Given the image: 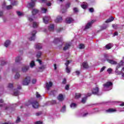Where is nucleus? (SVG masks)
I'll use <instances>...</instances> for the list:
<instances>
[{
    "mask_svg": "<svg viewBox=\"0 0 124 124\" xmlns=\"http://www.w3.org/2000/svg\"><path fill=\"white\" fill-rule=\"evenodd\" d=\"M38 12H39V10H37V9H32L31 11L32 15L28 16V21L30 22H32L34 18H35L34 16L35 15H37Z\"/></svg>",
    "mask_w": 124,
    "mask_h": 124,
    "instance_id": "f257e3e1",
    "label": "nucleus"
},
{
    "mask_svg": "<svg viewBox=\"0 0 124 124\" xmlns=\"http://www.w3.org/2000/svg\"><path fill=\"white\" fill-rule=\"evenodd\" d=\"M113 86V83L111 82H108L106 83H105L103 85L104 91H110L112 90V87Z\"/></svg>",
    "mask_w": 124,
    "mask_h": 124,
    "instance_id": "f03ea898",
    "label": "nucleus"
},
{
    "mask_svg": "<svg viewBox=\"0 0 124 124\" xmlns=\"http://www.w3.org/2000/svg\"><path fill=\"white\" fill-rule=\"evenodd\" d=\"M104 58L105 59H106L108 62L109 63H110V64H117V62L113 60L110 59L109 58V55H108V54H105L104 55Z\"/></svg>",
    "mask_w": 124,
    "mask_h": 124,
    "instance_id": "7ed1b4c3",
    "label": "nucleus"
},
{
    "mask_svg": "<svg viewBox=\"0 0 124 124\" xmlns=\"http://www.w3.org/2000/svg\"><path fill=\"white\" fill-rule=\"evenodd\" d=\"M30 82H31V77H27L25 79L22 81V84L23 86H28V85L30 84Z\"/></svg>",
    "mask_w": 124,
    "mask_h": 124,
    "instance_id": "20e7f679",
    "label": "nucleus"
},
{
    "mask_svg": "<svg viewBox=\"0 0 124 124\" xmlns=\"http://www.w3.org/2000/svg\"><path fill=\"white\" fill-rule=\"evenodd\" d=\"M36 34V31L34 30L32 31L30 34V37L29 38V40H34L35 39V34Z\"/></svg>",
    "mask_w": 124,
    "mask_h": 124,
    "instance_id": "39448f33",
    "label": "nucleus"
},
{
    "mask_svg": "<svg viewBox=\"0 0 124 124\" xmlns=\"http://www.w3.org/2000/svg\"><path fill=\"white\" fill-rule=\"evenodd\" d=\"M119 68H120L119 66H117L116 69H115V74H116V75H121V74H122V77H123V80H124V73H123L122 71H120L119 70H118L119 69Z\"/></svg>",
    "mask_w": 124,
    "mask_h": 124,
    "instance_id": "423d86ee",
    "label": "nucleus"
},
{
    "mask_svg": "<svg viewBox=\"0 0 124 124\" xmlns=\"http://www.w3.org/2000/svg\"><path fill=\"white\" fill-rule=\"evenodd\" d=\"M36 2V0H31V2L29 3L27 5V7H28V8H31V7H33V6L35 5Z\"/></svg>",
    "mask_w": 124,
    "mask_h": 124,
    "instance_id": "0eeeda50",
    "label": "nucleus"
},
{
    "mask_svg": "<svg viewBox=\"0 0 124 124\" xmlns=\"http://www.w3.org/2000/svg\"><path fill=\"white\" fill-rule=\"evenodd\" d=\"M92 93L93 94H96L97 95H99V89L98 87H95L93 88L92 90Z\"/></svg>",
    "mask_w": 124,
    "mask_h": 124,
    "instance_id": "6e6552de",
    "label": "nucleus"
},
{
    "mask_svg": "<svg viewBox=\"0 0 124 124\" xmlns=\"http://www.w3.org/2000/svg\"><path fill=\"white\" fill-rule=\"evenodd\" d=\"M62 37H60L59 38H55L53 42L54 44H57V43H59V42H62Z\"/></svg>",
    "mask_w": 124,
    "mask_h": 124,
    "instance_id": "1a4fd4ad",
    "label": "nucleus"
},
{
    "mask_svg": "<svg viewBox=\"0 0 124 124\" xmlns=\"http://www.w3.org/2000/svg\"><path fill=\"white\" fill-rule=\"evenodd\" d=\"M51 19V17L49 16H47L43 18V22L45 24H48V22Z\"/></svg>",
    "mask_w": 124,
    "mask_h": 124,
    "instance_id": "9d476101",
    "label": "nucleus"
},
{
    "mask_svg": "<svg viewBox=\"0 0 124 124\" xmlns=\"http://www.w3.org/2000/svg\"><path fill=\"white\" fill-rule=\"evenodd\" d=\"M93 23V21H91L89 22L85 27V30H88V29H90V28H92V26Z\"/></svg>",
    "mask_w": 124,
    "mask_h": 124,
    "instance_id": "9b49d317",
    "label": "nucleus"
},
{
    "mask_svg": "<svg viewBox=\"0 0 124 124\" xmlns=\"http://www.w3.org/2000/svg\"><path fill=\"white\" fill-rule=\"evenodd\" d=\"M3 103V100L0 99V107H2V108H4L5 110H7V108H8V107H7V105L6 104H2L0 103Z\"/></svg>",
    "mask_w": 124,
    "mask_h": 124,
    "instance_id": "f8f14e48",
    "label": "nucleus"
},
{
    "mask_svg": "<svg viewBox=\"0 0 124 124\" xmlns=\"http://www.w3.org/2000/svg\"><path fill=\"white\" fill-rule=\"evenodd\" d=\"M62 21V17L61 16H58L55 20V23H61Z\"/></svg>",
    "mask_w": 124,
    "mask_h": 124,
    "instance_id": "ddd939ff",
    "label": "nucleus"
},
{
    "mask_svg": "<svg viewBox=\"0 0 124 124\" xmlns=\"http://www.w3.org/2000/svg\"><path fill=\"white\" fill-rule=\"evenodd\" d=\"M32 106L33 108H34L35 109H36L38 108L39 105L38 104V102L36 101H34L31 103Z\"/></svg>",
    "mask_w": 124,
    "mask_h": 124,
    "instance_id": "4468645a",
    "label": "nucleus"
},
{
    "mask_svg": "<svg viewBox=\"0 0 124 124\" xmlns=\"http://www.w3.org/2000/svg\"><path fill=\"white\" fill-rule=\"evenodd\" d=\"M81 68L87 69L89 68V64H88V62H83L81 65Z\"/></svg>",
    "mask_w": 124,
    "mask_h": 124,
    "instance_id": "2eb2a0df",
    "label": "nucleus"
},
{
    "mask_svg": "<svg viewBox=\"0 0 124 124\" xmlns=\"http://www.w3.org/2000/svg\"><path fill=\"white\" fill-rule=\"evenodd\" d=\"M46 90H48L50 89V88H51L52 86H53V83L51 81L46 82Z\"/></svg>",
    "mask_w": 124,
    "mask_h": 124,
    "instance_id": "dca6fc26",
    "label": "nucleus"
},
{
    "mask_svg": "<svg viewBox=\"0 0 124 124\" xmlns=\"http://www.w3.org/2000/svg\"><path fill=\"white\" fill-rule=\"evenodd\" d=\"M118 105H119V106H122V108H121L119 111L120 112H124V102H120L118 103Z\"/></svg>",
    "mask_w": 124,
    "mask_h": 124,
    "instance_id": "f3484780",
    "label": "nucleus"
},
{
    "mask_svg": "<svg viewBox=\"0 0 124 124\" xmlns=\"http://www.w3.org/2000/svg\"><path fill=\"white\" fill-rule=\"evenodd\" d=\"M71 46V43H66L65 46L63 47V50H64V51H66V50H68V49H69Z\"/></svg>",
    "mask_w": 124,
    "mask_h": 124,
    "instance_id": "a211bd4d",
    "label": "nucleus"
},
{
    "mask_svg": "<svg viewBox=\"0 0 124 124\" xmlns=\"http://www.w3.org/2000/svg\"><path fill=\"white\" fill-rule=\"evenodd\" d=\"M57 99L59 101H63L64 99V97L63 96V95H62V94H60L57 97Z\"/></svg>",
    "mask_w": 124,
    "mask_h": 124,
    "instance_id": "6ab92c4d",
    "label": "nucleus"
},
{
    "mask_svg": "<svg viewBox=\"0 0 124 124\" xmlns=\"http://www.w3.org/2000/svg\"><path fill=\"white\" fill-rule=\"evenodd\" d=\"M73 21H74V19L71 17H67L66 19V23H67V24H70L71 23H73Z\"/></svg>",
    "mask_w": 124,
    "mask_h": 124,
    "instance_id": "aec40b11",
    "label": "nucleus"
},
{
    "mask_svg": "<svg viewBox=\"0 0 124 124\" xmlns=\"http://www.w3.org/2000/svg\"><path fill=\"white\" fill-rule=\"evenodd\" d=\"M29 69H30V66H24L22 68V71L23 72H27V71H28L29 70Z\"/></svg>",
    "mask_w": 124,
    "mask_h": 124,
    "instance_id": "412c9836",
    "label": "nucleus"
},
{
    "mask_svg": "<svg viewBox=\"0 0 124 124\" xmlns=\"http://www.w3.org/2000/svg\"><path fill=\"white\" fill-rule=\"evenodd\" d=\"M108 113H115L117 112V109L116 108H109L106 110Z\"/></svg>",
    "mask_w": 124,
    "mask_h": 124,
    "instance_id": "4be33fe9",
    "label": "nucleus"
},
{
    "mask_svg": "<svg viewBox=\"0 0 124 124\" xmlns=\"http://www.w3.org/2000/svg\"><path fill=\"white\" fill-rule=\"evenodd\" d=\"M23 59L21 56H17L15 58V62H20Z\"/></svg>",
    "mask_w": 124,
    "mask_h": 124,
    "instance_id": "5701e85b",
    "label": "nucleus"
},
{
    "mask_svg": "<svg viewBox=\"0 0 124 124\" xmlns=\"http://www.w3.org/2000/svg\"><path fill=\"white\" fill-rule=\"evenodd\" d=\"M11 44V41L10 40H7L5 42L4 45L5 47H7L8 46H9Z\"/></svg>",
    "mask_w": 124,
    "mask_h": 124,
    "instance_id": "b1692460",
    "label": "nucleus"
},
{
    "mask_svg": "<svg viewBox=\"0 0 124 124\" xmlns=\"http://www.w3.org/2000/svg\"><path fill=\"white\" fill-rule=\"evenodd\" d=\"M45 68H46V65H44L39 67L38 71H39L40 72H42V71H44Z\"/></svg>",
    "mask_w": 124,
    "mask_h": 124,
    "instance_id": "393cba45",
    "label": "nucleus"
},
{
    "mask_svg": "<svg viewBox=\"0 0 124 124\" xmlns=\"http://www.w3.org/2000/svg\"><path fill=\"white\" fill-rule=\"evenodd\" d=\"M39 25V23L37 22H33L32 24V27L34 29H36V28L38 27V26Z\"/></svg>",
    "mask_w": 124,
    "mask_h": 124,
    "instance_id": "a878e982",
    "label": "nucleus"
},
{
    "mask_svg": "<svg viewBox=\"0 0 124 124\" xmlns=\"http://www.w3.org/2000/svg\"><path fill=\"white\" fill-rule=\"evenodd\" d=\"M9 91H12L13 90V84L9 83L7 86Z\"/></svg>",
    "mask_w": 124,
    "mask_h": 124,
    "instance_id": "bb28decb",
    "label": "nucleus"
},
{
    "mask_svg": "<svg viewBox=\"0 0 124 124\" xmlns=\"http://www.w3.org/2000/svg\"><path fill=\"white\" fill-rule=\"evenodd\" d=\"M81 6L82 8H83V9H86L88 7V3H87L86 2H83L81 4Z\"/></svg>",
    "mask_w": 124,
    "mask_h": 124,
    "instance_id": "cd10ccee",
    "label": "nucleus"
},
{
    "mask_svg": "<svg viewBox=\"0 0 124 124\" xmlns=\"http://www.w3.org/2000/svg\"><path fill=\"white\" fill-rule=\"evenodd\" d=\"M113 47V45L112 44H108L106 46V48L108 50L111 49Z\"/></svg>",
    "mask_w": 124,
    "mask_h": 124,
    "instance_id": "c85d7f7f",
    "label": "nucleus"
},
{
    "mask_svg": "<svg viewBox=\"0 0 124 124\" xmlns=\"http://www.w3.org/2000/svg\"><path fill=\"white\" fill-rule=\"evenodd\" d=\"M112 21H114V17H113V16H111L106 21V23H110Z\"/></svg>",
    "mask_w": 124,
    "mask_h": 124,
    "instance_id": "c756f323",
    "label": "nucleus"
},
{
    "mask_svg": "<svg viewBox=\"0 0 124 124\" xmlns=\"http://www.w3.org/2000/svg\"><path fill=\"white\" fill-rule=\"evenodd\" d=\"M124 60H121L120 62L118 63L117 66H119V68L121 66H124Z\"/></svg>",
    "mask_w": 124,
    "mask_h": 124,
    "instance_id": "7c9ffc66",
    "label": "nucleus"
},
{
    "mask_svg": "<svg viewBox=\"0 0 124 124\" xmlns=\"http://www.w3.org/2000/svg\"><path fill=\"white\" fill-rule=\"evenodd\" d=\"M76 107H77V105L75 103H72L70 105V108H71V109H75Z\"/></svg>",
    "mask_w": 124,
    "mask_h": 124,
    "instance_id": "2f4dec72",
    "label": "nucleus"
},
{
    "mask_svg": "<svg viewBox=\"0 0 124 124\" xmlns=\"http://www.w3.org/2000/svg\"><path fill=\"white\" fill-rule=\"evenodd\" d=\"M41 12L42 13H47V12L48 11L47 10V9L44 8V7H42L41 8Z\"/></svg>",
    "mask_w": 124,
    "mask_h": 124,
    "instance_id": "473e14b6",
    "label": "nucleus"
},
{
    "mask_svg": "<svg viewBox=\"0 0 124 124\" xmlns=\"http://www.w3.org/2000/svg\"><path fill=\"white\" fill-rule=\"evenodd\" d=\"M36 49H42V45L41 44H37L35 46Z\"/></svg>",
    "mask_w": 124,
    "mask_h": 124,
    "instance_id": "72a5a7b5",
    "label": "nucleus"
},
{
    "mask_svg": "<svg viewBox=\"0 0 124 124\" xmlns=\"http://www.w3.org/2000/svg\"><path fill=\"white\" fill-rule=\"evenodd\" d=\"M80 97H81V94L80 93H76L75 94V98L78 99V98H80Z\"/></svg>",
    "mask_w": 124,
    "mask_h": 124,
    "instance_id": "f704fd0d",
    "label": "nucleus"
},
{
    "mask_svg": "<svg viewBox=\"0 0 124 124\" xmlns=\"http://www.w3.org/2000/svg\"><path fill=\"white\" fill-rule=\"evenodd\" d=\"M54 3V1L53 0H51L50 1H49L47 3H46V5L47 6H51L52 4Z\"/></svg>",
    "mask_w": 124,
    "mask_h": 124,
    "instance_id": "c9c22d12",
    "label": "nucleus"
},
{
    "mask_svg": "<svg viewBox=\"0 0 124 124\" xmlns=\"http://www.w3.org/2000/svg\"><path fill=\"white\" fill-rule=\"evenodd\" d=\"M49 31H54V24H50L48 26Z\"/></svg>",
    "mask_w": 124,
    "mask_h": 124,
    "instance_id": "e433bc0d",
    "label": "nucleus"
},
{
    "mask_svg": "<svg viewBox=\"0 0 124 124\" xmlns=\"http://www.w3.org/2000/svg\"><path fill=\"white\" fill-rule=\"evenodd\" d=\"M87 102V97H85L82 98L81 99V103H83V104L86 103V102Z\"/></svg>",
    "mask_w": 124,
    "mask_h": 124,
    "instance_id": "4c0bfd02",
    "label": "nucleus"
},
{
    "mask_svg": "<svg viewBox=\"0 0 124 124\" xmlns=\"http://www.w3.org/2000/svg\"><path fill=\"white\" fill-rule=\"evenodd\" d=\"M108 27V24H104L102 27H101V30H105L106 29H107V27Z\"/></svg>",
    "mask_w": 124,
    "mask_h": 124,
    "instance_id": "58836bf2",
    "label": "nucleus"
},
{
    "mask_svg": "<svg viewBox=\"0 0 124 124\" xmlns=\"http://www.w3.org/2000/svg\"><path fill=\"white\" fill-rule=\"evenodd\" d=\"M20 76L19 74L17 73L15 76V79H19L20 78Z\"/></svg>",
    "mask_w": 124,
    "mask_h": 124,
    "instance_id": "ea45409f",
    "label": "nucleus"
},
{
    "mask_svg": "<svg viewBox=\"0 0 124 124\" xmlns=\"http://www.w3.org/2000/svg\"><path fill=\"white\" fill-rule=\"evenodd\" d=\"M12 5H16L18 4V2L15 0H13L11 2Z\"/></svg>",
    "mask_w": 124,
    "mask_h": 124,
    "instance_id": "a19ab883",
    "label": "nucleus"
},
{
    "mask_svg": "<svg viewBox=\"0 0 124 124\" xmlns=\"http://www.w3.org/2000/svg\"><path fill=\"white\" fill-rule=\"evenodd\" d=\"M33 66H35V64L34 63V61H32L30 63V67H31V68H32V67H33Z\"/></svg>",
    "mask_w": 124,
    "mask_h": 124,
    "instance_id": "79ce46f5",
    "label": "nucleus"
},
{
    "mask_svg": "<svg viewBox=\"0 0 124 124\" xmlns=\"http://www.w3.org/2000/svg\"><path fill=\"white\" fill-rule=\"evenodd\" d=\"M78 47H79V49H84L85 48V45H84V44H80L79 45Z\"/></svg>",
    "mask_w": 124,
    "mask_h": 124,
    "instance_id": "37998d69",
    "label": "nucleus"
},
{
    "mask_svg": "<svg viewBox=\"0 0 124 124\" xmlns=\"http://www.w3.org/2000/svg\"><path fill=\"white\" fill-rule=\"evenodd\" d=\"M16 13L18 16H19V17H21V16H23L24 15V14H23V13H21L19 11L17 12Z\"/></svg>",
    "mask_w": 124,
    "mask_h": 124,
    "instance_id": "c03bdc74",
    "label": "nucleus"
},
{
    "mask_svg": "<svg viewBox=\"0 0 124 124\" xmlns=\"http://www.w3.org/2000/svg\"><path fill=\"white\" fill-rule=\"evenodd\" d=\"M70 68H68V66L66 67V72H67V73H70Z\"/></svg>",
    "mask_w": 124,
    "mask_h": 124,
    "instance_id": "a18cd8bd",
    "label": "nucleus"
},
{
    "mask_svg": "<svg viewBox=\"0 0 124 124\" xmlns=\"http://www.w3.org/2000/svg\"><path fill=\"white\" fill-rule=\"evenodd\" d=\"M42 54V52H41V51L38 52V53L37 54V58H40Z\"/></svg>",
    "mask_w": 124,
    "mask_h": 124,
    "instance_id": "49530a36",
    "label": "nucleus"
},
{
    "mask_svg": "<svg viewBox=\"0 0 124 124\" xmlns=\"http://www.w3.org/2000/svg\"><path fill=\"white\" fill-rule=\"evenodd\" d=\"M112 70L111 68H109L107 70V72H108V74H111L112 73Z\"/></svg>",
    "mask_w": 124,
    "mask_h": 124,
    "instance_id": "de8ad7c7",
    "label": "nucleus"
},
{
    "mask_svg": "<svg viewBox=\"0 0 124 124\" xmlns=\"http://www.w3.org/2000/svg\"><path fill=\"white\" fill-rule=\"evenodd\" d=\"M65 108H66L65 106H63L61 109L62 112H65Z\"/></svg>",
    "mask_w": 124,
    "mask_h": 124,
    "instance_id": "09e8293b",
    "label": "nucleus"
},
{
    "mask_svg": "<svg viewBox=\"0 0 124 124\" xmlns=\"http://www.w3.org/2000/svg\"><path fill=\"white\" fill-rule=\"evenodd\" d=\"M14 95H15L16 96H17V95H19V91H17L15 92L14 93Z\"/></svg>",
    "mask_w": 124,
    "mask_h": 124,
    "instance_id": "8fccbe9b",
    "label": "nucleus"
},
{
    "mask_svg": "<svg viewBox=\"0 0 124 124\" xmlns=\"http://www.w3.org/2000/svg\"><path fill=\"white\" fill-rule=\"evenodd\" d=\"M73 11H74V12H75V13H77V12H78V8H74Z\"/></svg>",
    "mask_w": 124,
    "mask_h": 124,
    "instance_id": "3c124183",
    "label": "nucleus"
},
{
    "mask_svg": "<svg viewBox=\"0 0 124 124\" xmlns=\"http://www.w3.org/2000/svg\"><path fill=\"white\" fill-rule=\"evenodd\" d=\"M36 95L37 98H39L40 97H41V95H40V94H39L38 92L36 93Z\"/></svg>",
    "mask_w": 124,
    "mask_h": 124,
    "instance_id": "603ef678",
    "label": "nucleus"
},
{
    "mask_svg": "<svg viewBox=\"0 0 124 124\" xmlns=\"http://www.w3.org/2000/svg\"><path fill=\"white\" fill-rule=\"evenodd\" d=\"M112 28H113V29H118V25L113 24L112 25Z\"/></svg>",
    "mask_w": 124,
    "mask_h": 124,
    "instance_id": "864d4df0",
    "label": "nucleus"
},
{
    "mask_svg": "<svg viewBox=\"0 0 124 124\" xmlns=\"http://www.w3.org/2000/svg\"><path fill=\"white\" fill-rule=\"evenodd\" d=\"M6 8H7V9H8V10L12 9V5H8V6H6Z\"/></svg>",
    "mask_w": 124,
    "mask_h": 124,
    "instance_id": "5fc2aeb1",
    "label": "nucleus"
},
{
    "mask_svg": "<svg viewBox=\"0 0 124 124\" xmlns=\"http://www.w3.org/2000/svg\"><path fill=\"white\" fill-rule=\"evenodd\" d=\"M105 68H106V67H105V66L103 67L100 69V72H103V71H104V70L105 69Z\"/></svg>",
    "mask_w": 124,
    "mask_h": 124,
    "instance_id": "6e6d98bb",
    "label": "nucleus"
},
{
    "mask_svg": "<svg viewBox=\"0 0 124 124\" xmlns=\"http://www.w3.org/2000/svg\"><path fill=\"white\" fill-rule=\"evenodd\" d=\"M70 6V3L68 2L66 4V8L67 9Z\"/></svg>",
    "mask_w": 124,
    "mask_h": 124,
    "instance_id": "4d7b16f0",
    "label": "nucleus"
},
{
    "mask_svg": "<svg viewBox=\"0 0 124 124\" xmlns=\"http://www.w3.org/2000/svg\"><path fill=\"white\" fill-rule=\"evenodd\" d=\"M20 122H21V119H20V118L17 117L16 120V123H20Z\"/></svg>",
    "mask_w": 124,
    "mask_h": 124,
    "instance_id": "13d9d810",
    "label": "nucleus"
},
{
    "mask_svg": "<svg viewBox=\"0 0 124 124\" xmlns=\"http://www.w3.org/2000/svg\"><path fill=\"white\" fill-rule=\"evenodd\" d=\"M65 89L67 91L69 89V85H66L65 87Z\"/></svg>",
    "mask_w": 124,
    "mask_h": 124,
    "instance_id": "bf43d9fd",
    "label": "nucleus"
},
{
    "mask_svg": "<svg viewBox=\"0 0 124 124\" xmlns=\"http://www.w3.org/2000/svg\"><path fill=\"white\" fill-rule=\"evenodd\" d=\"M62 84H66V79L63 78Z\"/></svg>",
    "mask_w": 124,
    "mask_h": 124,
    "instance_id": "052dcab7",
    "label": "nucleus"
},
{
    "mask_svg": "<svg viewBox=\"0 0 124 124\" xmlns=\"http://www.w3.org/2000/svg\"><path fill=\"white\" fill-rule=\"evenodd\" d=\"M32 84H35L36 83V79H32Z\"/></svg>",
    "mask_w": 124,
    "mask_h": 124,
    "instance_id": "680f3d73",
    "label": "nucleus"
},
{
    "mask_svg": "<svg viewBox=\"0 0 124 124\" xmlns=\"http://www.w3.org/2000/svg\"><path fill=\"white\" fill-rule=\"evenodd\" d=\"M75 74L77 75H80V71H76V72H75Z\"/></svg>",
    "mask_w": 124,
    "mask_h": 124,
    "instance_id": "e2e57ef3",
    "label": "nucleus"
},
{
    "mask_svg": "<svg viewBox=\"0 0 124 124\" xmlns=\"http://www.w3.org/2000/svg\"><path fill=\"white\" fill-rule=\"evenodd\" d=\"M90 12L93 13L94 11L93 8H91L89 9Z\"/></svg>",
    "mask_w": 124,
    "mask_h": 124,
    "instance_id": "0e129e2a",
    "label": "nucleus"
},
{
    "mask_svg": "<svg viewBox=\"0 0 124 124\" xmlns=\"http://www.w3.org/2000/svg\"><path fill=\"white\" fill-rule=\"evenodd\" d=\"M64 1V0H57V3H60V2H62Z\"/></svg>",
    "mask_w": 124,
    "mask_h": 124,
    "instance_id": "69168bd1",
    "label": "nucleus"
},
{
    "mask_svg": "<svg viewBox=\"0 0 124 124\" xmlns=\"http://www.w3.org/2000/svg\"><path fill=\"white\" fill-rule=\"evenodd\" d=\"M35 124H42V122H41L40 121H37V122H35Z\"/></svg>",
    "mask_w": 124,
    "mask_h": 124,
    "instance_id": "338daca9",
    "label": "nucleus"
},
{
    "mask_svg": "<svg viewBox=\"0 0 124 124\" xmlns=\"http://www.w3.org/2000/svg\"><path fill=\"white\" fill-rule=\"evenodd\" d=\"M3 124H13V123H11V122H9L8 123H3Z\"/></svg>",
    "mask_w": 124,
    "mask_h": 124,
    "instance_id": "774afa93",
    "label": "nucleus"
}]
</instances>
